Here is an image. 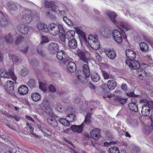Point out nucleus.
<instances>
[{"label": "nucleus", "mask_w": 153, "mask_h": 153, "mask_svg": "<svg viewBox=\"0 0 153 153\" xmlns=\"http://www.w3.org/2000/svg\"><path fill=\"white\" fill-rule=\"evenodd\" d=\"M106 14L113 24L117 27L119 28L121 27L126 30H129L131 29V26L126 23L116 21L115 18L117 17V15L114 12L108 10L106 11Z\"/></svg>", "instance_id": "nucleus-1"}, {"label": "nucleus", "mask_w": 153, "mask_h": 153, "mask_svg": "<svg viewBox=\"0 0 153 153\" xmlns=\"http://www.w3.org/2000/svg\"><path fill=\"white\" fill-rule=\"evenodd\" d=\"M48 29L50 34L53 36H56L60 32H65L63 26L60 24L50 23L48 25Z\"/></svg>", "instance_id": "nucleus-2"}, {"label": "nucleus", "mask_w": 153, "mask_h": 153, "mask_svg": "<svg viewBox=\"0 0 153 153\" xmlns=\"http://www.w3.org/2000/svg\"><path fill=\"white\" fill-rule=\"evenodd\" d=\"M112 35L114 39L117 43H120L123 38L126 41L127 40L126 36L123 30H121L120 32L117 30H113L112 32Z\"/></svg>", "instance_id": "nucleus-3"}, {"label": "nucleus", "mask_w": 153, "mask_h": 153, "mask_svg": "<svg viewBox=\"0 0 153 153\" xmlns=\"http://www.w3.org/2000/svg\"><path fill=\"white\" fill-rule=\"evenodd\" d=\"M142 102L145 104L142 106L141 113L143 116H148L150 114L151 109L153 108V101H148L144 99Z\"/></svg>", "instance_id": "nucleus-4"}, {"label": "nucleus", "mask_w": 153, "mask_h": 153, "mask_svg": "<svg viewBox=\"0 0 153 153\" xmlns=\"http://www.w3.org/2000/svg\"><path fill=\"white\" fill-rule=\"evenodd\" d=\"M86 43L88 44L92 48L95 50L98 49L100 46V42L98 39L91 35L88 36Z\"/></svg>", "instance_id": "nucleus-5"}, {"label": "nucleus", "mask_w": 153, "mask_h": 153, "mask_svg": "<svg viewBox=\"0 0 153 153\" xmlns=\"http://www.w3.org/2000/svg\"><path fill=\"white\" fill-rule=\"evenodd\" d=\"M91 115L89 114H87L85 117V120L79 126L73 125L71 126V129L75 133H80L82 131L84 123L89 124L90 121Z\"/></svg>", "instance_id": "nucleus-6"}, {"label": "nucleus", "mask_w": 153, "mask_h": 153, "mask_svg": "<svg viewBox=\"0 0 153 153\" xmlns=\"http://www.w3.org/2000/svg\"><path fill=\"white\" fill-rule=\"evenodd\" d=\"M0 75L1 77L11 78L14 80H16L17 79L14 73V70L12 68L9 69L8 72L3 69H0Z\"/></svg>", "instance_id": "nucleus-7"}, {"label": "nucleus", "mask_w": 153, "mask_h": 153, "mask_svg": "<svg viewBox=\"0 0 153 153\" xmlns=\"http://www.w3.org/2000/svg\"><path fill=\"white\" fill-rule=\"evenodd\" d=\"M126 53L127 57L129 59L126 60V63L131 69H133L134 61L132 58H134V51L130 49H128L126 50Z\"/></svg>", "instance_id": "nucleus-8"}, {"label": "nucleus", "mask_w": 153, "mask_h": 153, "mask_svg": "<svg viewBox=\"0 0 153 153\" xmlns=\"http://www.w3.org/2000/svg\"><path fill=\"white\" fill-rule=\"evenodd\" d=\"M45 5L46 7L51 8L52 10L56 13H58L59 12L61 15H63L65 13L64 11H60L58 9V7L55 5L54 2L53 1H45Z\"/></svg>", "instance_id": "nucleus-9"}, {"label": "nucleus", "mask_w": 153, "mask_h": 153, "mask_svg": "<svg viewBox=\"0 0 153 153\" xmlns=\"http://www.w3.org/2000/svg\"><path fill=\"white\" fill-rule=\"evenodd\" d=\"M40 105L41 106L45 107V111L49 115H50L51 116H53L52 109L49 105L48 101L47 100H44Z\"/></svg>", "instance_id": "nucleus-10"}, {"label": "nucleus", "mask_w": 153, "mask_h": 153, "mask_svg": "<svg viewBox=\"0 0 153 153\" xmlns=\"http://www.w3.org/2000/svg\"><path fill=\"white\" fill-rule=\"evenodd\" d=\"M104 52L106 56L110 59H114L116 56V52L113 49H105Z\"/></svg>", "instance_id": "nucleus-11"}, {"label": "nucleus", "mask_w": 153, "mask_h": 153, "mask_svg": "<svg viewBox=\"0 0 153 153\" xmlns=\"http://www.w3.org/2000/svg\"><path fill=\"white\" fill-rule=\"evenodd\" d=\"M100 130L98 128H95L92 130L90 133L91 137L95 140H97L100 137Z\"/></svg>", "instance_id": "nucleus-12"}, {"label": "nucleus", "mask_w": 153, "mask_h": 153, "mask_svg": "<svg viewBox=\"0 0 153 153\" xmlns=\"http://www.w3.org/2000/svg\"><path fill=\"white\" fill-rule=\"evenodd\" d=\"M14 83L11 80H8L4 84V89L9 93L10 91H12L14 88Z\"/></svg>", "instance_id": "nucleus-13"}, {"label": "nucleus", "mask_w": 153, "mask_h": 153, "mask_svg": "<svg viewBox=\"0 0 153 153\" xmlns=\"http://www.w3.org/2000/svg\"><path fill=\"white\" fill-rule=\"evenodd\" d=\"M37 27L40 32L47 33L48 32V27L45 24L39 23L37 25Z\"/></svg>", "instance_id": "nucleus-14"}, {"label": "nucleus", "mask_w": 153, "mask_h": 153, "mask_svg": "<svg viewBox=\"0 0 153 153\" xmlns=\"http://www.w3.org/2000/svg\"><path fill=\"white\" fill-rule=\"evenodd\" d=\"M18 31L21 34H27L29 32V29L25 25H21L17 27Z\"/></svg>", "instance_id": "nucleus-15"}, {"label": "nucleus", "mask_w": 153, "mask_h": 153, "mask_svg": "<svg viewBox=\"0 0 153 153\" xmlns=\"http://www.w3.org/2000/svg\"><path fill=\"white\" fill-rule=\"evenodd\" d=\"M66 63H68L67 65V68L69 72H73L76 71V67L75 63L72 62H68L67 60L66 61Z\"/></svg>", "instance_id": "nucleus-16"}, {"label": "nucleus", "mask_w": 153, "mask_h": 153, "mask_svg": "<svg viewBox=\"0 0 153 153\" xmlns=\"http://www.w3.org/2000/svg\"><path fill=\"white\" fill-rule=\"evenodd\" d=\"M77 54L80 60L86 63H88V59L86 57L85 53L83 51L79 49H78Z\"/></svg>", "instance_id": "nucleus-17"}, {"label": "nucleus", "mask_w": 153, "mask_h": 153, "mask_svg": "<svg viewBox=\"0 0 153 153\" xmlns=\"http://www.w3.org/2000/svg\"><path fill=\"white\" fill-rule=\"evenodd\" d=\"M28 91L27 87L24 85L20 86L18 89V92L21 95H25L26 94Z\"/></svg>", "instance_id": "nucleus-18"}, {"label": "nucleus", "mask_w": 153, "mask_h": 153, "mask_svg": "<svg viewBox=\"0 0 153 153\" xmlns=\"http://www.w3.org/2000/svg\"><path fill=\"white\" fill-rule=\"evenodd\" d=\"M59 49V46L56 43H52L49 46L48 50L51 53H53Z\"/></svg>", "instance_id": "nucleus-19"}, {"label": "nucleus", "mask_w": 153, "mask_h": 153, "mask_svg": "<svg viewBox=\"0 0 153 153\" xmlns=\"http://www.w3.org/2000/svg\"><path fill=\"white\" fill-rule=\"evenodd\" d=\"M116 86V81L114 79L108 80L107 83V86L110 90H112L114 89Z\"/></svg>", "instance_id": "nucleus-20"}, {"label": "nucleus", "mask_w": 153, "mask_h": 153, "mask_svg": "<svg viewBox=\"0 0 153 153\" xmlns=\"http://www.w3.org/2000/svg\"><path fill=\"white\" fill-rule=\"evenodd\" d=\"M153 129V125H145L143 128V131L146 135H149Z\"/></svg>", "instance_id": "nucleus-21"}, {"label": "nucleus", "mask_w": 153, "mask_h": 153, "mask_svg": "<svg viewBox=\"0 0 153 153\" xmlns=\"http://www.w3.org/2000/svg\"><path fill=\"white\" fill-rule=\"evenodd\" d=\"M32 100L35 102H38L41 100V96L40 94L37 92L33 93L31 96Z\"/></svg>", "instance_id": "nucleus-22"}, {"label": "nucleus", "mask_w": 153, "mask_h": 153, "mask_svg": "<svg viewBox=\"0 0 153 153\" xmlns=\"http://www.w3.org/2000/svg\"><path fill=\"white\" fill-rule=\"evenodd\" d=\"M69 47L71 48L75 49L77 46V42L75 39H69L68 44Z\"/></svg>", "instance_id": "nucleus-23"}, {"label": "nucleus", "mask_w": 153, "mask_h": 153, "mask_svg": "<svg viewBox=\"0 0 153 153\" xmlns=\"http://www.w3.org/2000/svg\"><path fill=\"white\" fill-rule=\"evenodd\" d=\"M54 114H53V116L48 117L47 119V121L51 125H52L54 127L56 126H57V122L56 120L53 117H54Z\"/></svg>", "instance_id": "nucleus-24"}, {"label": "nucleus", "mask_w": 153, "mask_h": 153, "mask_svg": "<svg viewBox=\"0 0 153 153\" xmlns=\"http://www.w3.org/2000/svg\"><path fill=\"white\" fill-rule=\"evenodd\" d=\"M140 71L138 70V77L139 78L142 80H145L147 77L145 71L143 70L141 71V69H140Z\"/></svg>", "instance_id": "nucleus-25"}, {"label": "nucleus", "mask_w": 153, "mask_h": 153, "mask_svg": "<svg viewBox=\"0 0 153 153\" xmlns=\"http://www.w3.org/2000/svg\"><path fill=\"white\" fill-rule=\"evenodd\" d=\"M65 53L63 50L58 51L57 54V57L59 60H62L65 58Z\"/></svg>", "instance_id": "nucleus-26"}, {"label": "nucleus", "mask_w": 153, "mask_h": 153, "mask_svg": "<svg viewBox=\"0 0 153 153\" xmlns=\"http://www.w3.org/2000/svg\"><path fill=\"white\" fill-rule=\"evenodd\" d=\"M75 34V32L74 30H71L66 32V38L68 39L71 40V39H74V36Z\"/></svg>", "instance_id": "nucleus-27"}, {"label": "nucleus", "mask_w": 153, "mask_h": 153, "mask_svg": "<svg viewBox=\"0 0 153 153\" xmlns=\"http://www.w3.org/2000/svg\"><path fill=\"white\" fill-rule=\"evenodd\" d=\"M76 33L79 35L81 36L82 39L86 42V40H87V39L85 36V33L78 27L76 28Z\"/></svg>", "instance_id": "nucleus-28"}, {"label": "nucleus", "mask_w": 153, "mask_h": 153, "mask_svg": "<svg viewBox=\"0 0 153 153\" xmlns=\"http://www.w3.org/2000/svg\"><path fill=\"white\" fill-rule=\"evenodd\" d=\"M139 45L141 50L143 51L146 52L149 49L148 45L145 42H141L140 44Z\"/></svg>", "instance_id": "nucleus-29"}, {"label": "nucleus", "mask_w": 153, "mask_h": 153, "mask_svg": "<svg viewBox=\"0 0 153 153\" xmlns=\"http://www.w3.org/2000/svg\"><path fill=\"white\" fill-rule=\"evenodd\" d=\"M83 71L86 77H88L90 75V70L87 64H85L83 66Z\"/></svg>", "instance_id": "nucleus-30"}, {"label": "nucleus", "mask_w": 153, "mask_h": 153, "mask_svg": "<svg viewBox=\"0 0 153 153\" xmlns=\"http://www.w3.org/2000/svg\"><path fill=\"white\" fill-rule=\"evenodd\" d=\"M7 24V22L6 20L5 16L1 15L0 17V25L2 27H4Z\"/></svg>", "instance_id": "nucleus-31"}, {"label": "nucleus", "mask_w": 153, "mask_h": 153, "mask_svg": "<svg viewBox=\"0 0 153 153\" xmlns=\"http://www.w3.org/2000/svg\"><path fill=\"white\" fill-rule=\"evenodd\" d=\"M68 122H73L76 119L75 115L74 114H71L68 115L66 117Z\"/></svg>", "instance_id": "nucleus-32"}, {"label": "nucleus", "mask_w": 153, "mask_h": 153, "mask_svg": "<svg viewBox=\"0 0 153 153\" xmlns=\"http://www.w3.org/2000/svg\"><path fill=\"white\" fill-rule=\"evenodd\" d=\"M91 77L92 80L94 82L98 81L100 79L99 75L97 73H95L91 74Z\"/></svg>", "instance_id": "nucleus-33"}, {"label": "nucleus", "mask_w": 153, "mask_h": 153, "mask_svg": "<svg viewBox=\"0 0 153 153\" xmlns=\"http://www.w3.org/2000/svg\"><path fill=\"white\" fill-rule=\"evenodd\" d=\"M55 108L58 111L61 113H63L65 112H66V111L63 110V109H62V106L59 103H57L55 105Z\"/></svg>", "instance_id": "nucleus-34"}, {"label": "nucleus", "mask_w": 153, "mask_h": 153, "mask_svg": "<svg viewBox=\"0 0 153 153\" xmlns=\"http://www.w3.org/2000/svg\"><path fill=\"white\" fill-rule=\"evenodd\" d=\"M109 153H119L118 148L117 147H111L109 149Z\"/></svg>", "instance_id": "nucleus-35"}, {"label": "nucleus", "mask_w": 153, "mask_h": 153, "mask_svg": "<svg viewBox=\"0 0 153 153\" xmlns=\"http://www.w3.org/2000/svg\"><path fill=\"white\" fill-rule=\"evenodd\" d=\"M59 121L61 123L65 126H69L70 125L69 123L68 122L66 119L65 118H60Z\"/></svg>", "instance_id": "nucleus-36"}, {"label": "nucleus", "mask_w": 153, "mask_h": 153, "mask_svg": "<svg viewBox=\"0 0 153 153\" xmlns=\"http://www.w3.org/2000/svg\"><path fill=\"white\" fill-rule=\"evenodd\" d=\"M13 36H11L10 34H9L8 36L6 37V41L9 43H11L13 42Z\"/></svg>", "instance_id": "nucleus-37"}, {"label": "nucleus", "mask_w": 153, "mask_h": 153, "mask_svg": "<svg viewBox=\"0 0 153 153\" xmlns=\"http://www.w3.org/2000/svg\"><path fill=\"white\" fill-rule=\"evenodd\" d=\"M36 111L39 114H42L44 111V108H43L42 106H41V105H39L36 108Z\"/></svg>", "instance_id": "nucleus-38"}, {"label": "nucleus", "mask_w": 153, "mask_h": 153, "mask_svg": "<svg viewBox=\"0 0 153 153\" xmlns=\"http://www.w3.org/2000/svg\"><path fill=\"white\" fill-rule=\"evenodd\" d=\"M49 41L48 37L45 36H42L41 37V44L42 45L44 44V43H47Z\"/></svg>", "instance_id": "nucleus-39"}, {"label": "nucleus", "mask_w": 153, "mask_h": 153, "mask_svg": "<svg viewBox=\"0 0 153 153\" xmlns=\"http://www.w3.org/2000/svg\"><path fill=\"white\" fill-rule=\"evenodd\" d=\"M28 73V72L27 70L25 68H24L22 69L20 72V74L23 76L27 75Z\"/></svg>", "instance_id": "nucleus-40"}, {"label": "nucleus", "mask_w": 153, "mask_h": 153, "mask_svg": "<svg viewBox=\"0 0 153 153\" xmlns=\"http://www.w3.org/2000/svg\"><path fill=\"white\" fill-rule=\"evenodd\" d=\"M39 85L40 88L43 91H45L47 86L43 82H39Z\"/></svg>", "instance_id": "nucleus-41"}, {"label": "nucleus", "mask_w": 153, "mask_h": 153, "mask_svg": "<svg viewBox=\"0 0 153 153\" xmlns=\"http://www.w3.org/2000/svg\"><path fill=\"white\" fill-rule=\"evenodd\" d=\"M28 85L31 87H33L35 85V81L34 79H30L28 82Z\"/></svg>", "instance_id": "nucleus-42"}, {"label": "nucleus", "mask_w": 153, "mask_h": 153, "mask_svg": "<svg viewBox=\"0 0 153 153\" xmlns=\"http://www.w3.org/2000/svg\"><path fill=\"white\" fill-rule=\"evenodd\" d=\"M41 130L45 134V135L44 134L45 136H46V134L49 136H51V131L47 129H44L43 128H42Z\"/></svg>", "instance_id": "nucleus-43"}, {"label": "nucleus", "mask_w": 153, "mask_h": 153, "mask_svg": "<svg viewBox=\"0 0 153 153\" xmlns=\"http://www.w3.org/2000/svg\"><path fill=\"white\" fill-rule=\"evenodd\" d=\"M100 65L102 71H103V69H106L108 68V65L105 63H101Z\"/></svg>", "instance_id": "nucleus-44"}, {"label": "nucleus", "mask_w": 153, "mask_h": 153, "mask_svg": "<svg viewBox=\"0 0 153 153\" xmlns=\"http://www.w3.org/2000/svg\"><path fill=\"white\" fill-rule=\"evenodd\" d=\"M148 67V65L146 64H142L140 65V68H139L138 69V70H137V71L139 70L140 71V69H141V71H142V70H144V69H146Z\"/></svg>", "instance_id": "nucleus-45"}, {"label": "nucleus", "mask_w": 153, "mask_h": 153, "mask_svg": "<svg viewBox=\"0 0 153 153\" xmlns=\"http://www.w3.org/2000/svg\"><path fill=\"white\" fill-rule=\"evenodd\" d=\"M61 34L59 35V37L61 40L62 42H65V40L66 34L65 35L63 33L60 32Z\"/></svg>", "instance_id": "nucleus-46"}, {"label": "nucleus", "mask_w": 153, "mask_h": 153, "mask_svg": "<svg viewBox=\"0 0 153 153\" xmlns=\"http://www.w3.org/2000/svg\"><path fill=\"white\" fill-rule=\"evenodd\" d=\"M102 75L104 78L105 79H108L109 78L108 74L106 71H102Z\"/></svg>", "instance_id": "nucleus-47"}, {"label": "nucleus", "mask_w": 153, "mask_h": 153, "mask_svg": "<svg viewBox=\"0 0 153 153\" xmlns=\"http://www.w3.org/2000/svg\"><path fill=\"white\" fill-rule=\"evenodd\" d=\"M112 143L111 142H101L99 143V145L102 146H109L110 144Z\"/></svg>", "instance_id": "nucleus-48"}, {"label": "nucleus", "mask_w": 153, "mask_h": 153, "mask_svg": "<svg viewBox=\"0 0 153 153\" xmlns=\"http://www.w3.org/2000/svg\"><path fill=\"white\" fill-rule=\"evenodd\" d=\"M131 102L128 104V107L131 110L133 111L134 110V102L132 100V99H131Z\"/></svg>", "instance_id": "nucleus-49"}, {"label": "nucleus", "mask_w": 153, "mask_h": 153, "mask_svg": "<svg viewBox=\"0 0 153 153\" xmlns=\"http://www.w3.org/2000/svg\"><path fill=\"white\" fill-rule=\"evenodd\" d=\"M95 56L96 59L98 61H101L102 60V58L101 57V56L98 53H95Z\"/></svg>", "instance_id": "nucleus-50"}, {"label": "nucleus", "mask_w": 153, "mask_h": 153, "mask_svg": "<svg viewBox=\"0 0 153 153\" xmlns=\"http://www.w3.org/2000/svg\"><path fill=\"white\" fill-rule=\"evenodd\" d=\"M140 65L138 61L134 60V68L138 69L140 67Z\"/></svg>", "instance_id": "nucleus-51"}, {"label": "nucleus", "mask_w": 153, "mask_h": 153, "mask_svg": "<svg viewBox=\"0 0 153 153\" xmlns=\"http://www.w3.org/2000/svg\"><path fill=\"white\" fill-rule=\"evenodd\" d=\"M10 57L12 59L13 62H18V58L15 55H10Z\"/></svg>", "instance_id": "nucleus-52"}, {"label": "nucleus", "mask_w": 153, "mask_h": 153, "mask_svg": "<svg viewBox=\"0 0 153 153\" xmlns=\"http://www.w3.org/2000/svg\"><path fill=\"white\" fill-rule=\"evenodd\" d=\"M49 91L51 92H54L56 91L55 87L53 85H50L49 86Z\"/></svg>", "instance_id": "nucleus-53"}, {"label": "nucleus", "mask_w": 153, "mask_h": 153, "mask_svg": "<svg viewBox=\"0 0 153 153\" xmlns=\"http://www.w3.org/2000/svg\"><path fill=\"white\" fill-rule=\"evenodd\" d=\"M127 99L126 98L123 99L121 98L119 99V102L122 104H123L127 101Z\"/></svg>", "instance_id": "nucleus-54"}, {"label": "nucleus", "mask_w": 153, "mask_h": 153, "mask_svg": "<svg viewBox=\"0 0 153 153\" xmlns=\"http://www.w3.org/2000/svg\"><path fill=\"white\" fill-rule=\"evenodd\" d=\"M79 81L81 82H82L84 78L81 75H78L77 77Z\"/></svg>", "instance_id": "nucleus-55"}, {"label": "nucleus", "mask_w": 153, "mask_h": 153, "mask_svg": "<svg viewBox=\"0 0 153 153\" xmlns=\"http://www.w3.org/2000/svg\"><path fill=\"white\" fill-rule=\"evenodd\" d=\"M22 38L21 36H19V37L17 38V39L16 40V43L18 44L19 43L21 42L22 40Z\"/></svg>", "instance_id": "nucleus-56"}, {"label": "nucleus", "mask_w": 153, "mask_h": 153, "mask_svg": "<svg viewBox=\"0 0 153 153\" xmlns=\"http://www.w3.org/2000/svg\"><path fill=\"white\" fill-rule=\"evenodd\" d=\"M67 21H66L65 22L66 23L67 25L70 26H73V22L70 20H69L68 19H67Z\"/></svg>", "instance_id": "nucleus-57"}, {"label": "nucleus", "mask_w": 153, "mask_h": 153, "mask_svg": "<svg viewBox=\"0 0 153 153\" xmlns=\"http://www.w3.org/2000/svg\"><path fill=\"white\" fill-rule=\"evenodd\" d=\"M67 21H66L65 22L66 23L67 25L70 26H73V22L70 20H69L68 19H67Z\"/></svg>", "instance_id": "nucleus-58"}, {"label": "nucleus", "mask_w": 153, "mask_h": 153, "mask_svg": "<svg viewBox=\"0 0 153 153\" xmlns=\"http://www.w3.org/2000/svg\"><path fill=\"white\" fill-rule=\"evenodd\" d=\"M127 95L129 97H131L133 99V97L134 96V93L133 92H130L127 93Z\"/></svg>", "instance_id": "nucleus-59"}, {"label": "nucleus", "mask_w": 153, "mask_h": 153, "mask_svg": "<svg viewBox=\"0 0 153 153\" xmlns=\"http://www.w3.org/2000/svg\"><path fill=\"white\" fill-rule=\"evenodd\" d=\"M127 88L126 85L125 84H123L121 85V88L123 90L125 91L126 89Z\"/></svg>", "instance_id": "nucleus-60"}, {"label": "nucleus", "mask_w": 153, "mask_h": 153, "mask_svg": "<svg viewBox=\"0 0 153 153\" xmlns=\"http://www.w3.org/2000/svg\"><path fill=\"white\" fill-rule=\"evenodd\" d=\"M37 52L41 55H42L43 54V52L40 49H37Z\"/></svg>", "instance_id": "nucleus-61"}, {"label": "nucleus", "mask_w": 153, "mask_h": 153, "mask_svg": "<svg viewBox=\"0 0 153 153\" xmlns=\"http://www.w3.org/2000/svg\"><path fill=\"white\" fill-rule=\"evenodd\" d=\"M26 117L28 120H30L34 122V120L31 117L28 116H26Z\"/></svg>", "instance_id": "nucleus-62"}, {"label": "nucleus", "mask_w": 153, "mask_h": 153, "mask_svg": "<svg viewBox=\"0 0 153 153\" xmlns=\"http://www.w3.org/2000/svg\"><path fill=\"white\" fill-rule=\"evenodd\" d=\"M89 87L93 89H94V86L92 84H90L89 85Z\"/></svg>", "instance_id": "nucleus-63"}, {"label": "nucleus", "mask_w": 153, "mask_h": 153, "mask_svg": "<svg viewBox=\"0 0 153 153\" xmlns=\"http://www.w3.org/2000/svg\"><path fill=\"white\" fill-rule=\"evenodd\" d=\"M125 133V135L126 137H130V135L128 132H126Z\"/></svg>", "instance_id": "nucleus-64"}]
</instances>
